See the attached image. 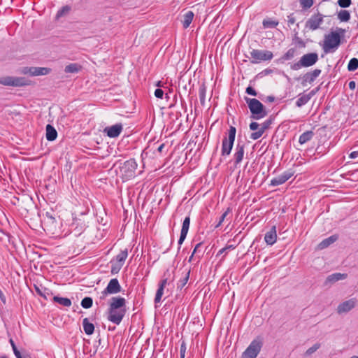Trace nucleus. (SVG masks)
I'll list each match as a JSON object with an SVG mask.
<instances>
[{
  "instance_id": "obj_56",
  "label": "nucleus",
  "mask_w": 358,
  "mask_h": 358,
  "mask_svg": "<svg viewBox=\"0 0 358 358\" xmlns=\"http://www.w3.org/2000/svg\"><path fill=\"white\" fill-rule=\"evenodd\" d=\"M302 67H303V66L302 64H301V59L298 62H296L291 66V69L292 70H299V69H301Z\"/></svg>"
},
{
  "instance_id": "obj_21",
  "label": "nucleus",
  "mask_w": 358,
  "mask_h": 358,
  "mask_svg": "<svg viewBox=\"0 0 358 358\" xmlns=\"http://www.w3.org/2000/svg\"><path fill=\"white\" fill-rule=\"evenodd\" d=\"M347 278V274L341 273H335L331 275H329L325 281V285L329 283H334L341 280H344Z\"/></svg>"
},
{
  "instance_id": "obj_61",
  "label": "nucleus",
  "mask_w": 358,
  "mask_h": 358,
  "mask_svg": "<svg viewBox=\"0 0 358 358\" xmlns=\"http://www.w3.org/2000/svg\"><path fill=\"white\" fill-rule=\"evenodd\" d=\"M275 101V97L273 96H268L266 97V101L268 102H273Z\"/></svg>"
},
{
  "instance_id": "obj_13",
  "label": "nucleus",
  "mask_w": 358,
  "mask_h": 358,
  "mask_svg": "<svg viewBox=\"0 0 358 358\" xmlns=\"http://www.w3.org/2000/svg\"><path fill=\"white\" fill-rule=\"evenodd\" d=\"M318 60V55L316 52L308 53L301 57V64L303 67H309L314 65Z\"/></svg>"
},
{
  "instance_id": "obj_51",
  "label": "nucleus",
  "mask_w": 358,
  "mask_h": 358,
  "mask_svg": "<svg viewBox=\"0 0 358 358\" xmlns=\"http://www.w3.org/2000/svg\"><path fill=\"white\" fill-rule=\"evenodd\" d=\"M45 217L46 218H48V220H50V221L52 222V223H54L55 222V216L53 215V214L52 213V212H46L45 213Z\"/></svg>"
},
{
  "instance_id": "obj_42",
  "label": "nucleus",
  "mask_w": 358,
  "mask_h": 358,
  "mask_svg": "<svg viewBox=\"0 0 358 358\" xmlns=\"http://www.w3.org/2000/svg\"><path fill=\"white\" fill-rule=\"evenodd\" d=\"M35 290L37 292L38 294H39L41 296L43 297L44 299H46V294H48V290L46 288L44 287H40L38 286L35 285Z\"/></svg>"
},
{
  "instance_id": "obj_17",
  "label": "nucleus",
  "mask_w": 358,
  "mask_h": 358,
  "mask_svg": "<svg viewBox=\"0 0 358 358\" xmlns=\"http://www.w3.org/2000/svg\"><path fill=\"white\" fill-rule=\"evenodd\" d=\"M321 70L316 69L312 71L306 73L303 77L302 85L304 86L307 83H312L320 75Z\"/></svg>"
},
{
  "instance_id": "obj_26",
  "label": "nucleus",
  "mask_w": 358,
  "mask_h": 358,
  "mask_svg": "<svg viewBox=\"0 0 358 358\" xmlns=\"http://www.w3.org/2000/svg\"><path fill=\"white\" fill-rule=\"evenodd\" d=\"M314 136V132L313 131H306L303 132L299 138V143L301 145L305 144L310 141Z\"/></svg>"
},
{
  "instance_id": "obj_14",
  "label": "nucleus",
  "mask_w": 358,
  "mask_h": 358,
  "mask_svg": "<svg viewBox=\"0 0 358 358\" xmlns=\"http://www.w3.org/2000/svg\"><path fill=\"white\" fill-rule=\"evenodd\" d=\"M123 127L120 123L115 124L114 125L107 127L104 129V132L107 134V136L110 138H116L119 136V135L122 131Z\"/></svg>"
},
{
  "instance_id": "obj_20",
  "label": "nucleus",
  "mask_w": 358,
  "mask_h": 358,
  "mask_svg": "<svg viewBox=\"0 0 358 358\" xmlns=\"http://www.w3.org/2000/svg\"><path fill=\"white\" fill-rule=\"evenodd\" d=\"M203 252H204V250H203V243L200 242V243H197L196 245V246L194 247L193 252L189 258V262H190L193 259L194 255H195V259H197L198 261H199L201 259V257H203Z\"/></svg>"
},
{
  "instance_id": "obj_9",
  "label": "nucleus",
  "mask_w": 358,
  "mask_h": 358,
  "mask_svg": "<svg viewBox=\"0 0 358 358\" xmlns=\"http://www.w3.org/2000/svg\"><path fill=\"white\" fill-rule=\"evenodd\" d=\"M121 286L117 278L111 279L107 285V287L101 292L99 296L100 301L104 300L108 294H115L120 292Z\"/></svg>"
},
{
  "instance_id": "obj_57",
  "label": "nucleus",
  "mask_w": 358,
  "mask_h": 358,
  "mask_svg": "<svg viewBox=\"0 0 358 358\" xmlns=\"http://www.w3.org/2000/svg\"><path fill=\"white\" fill-rule=\"evenodd\" d=\"M234 248H235V247L232 245H227L226 247L220 250L217 255L222 254V251H227L228 250H233Z\"/></svg>"
},
{
  "instance_id": "obj_48",
  "label": "nucleus",
  "mask_w": 358,
  "mask_h": 358,
  "mask_svg": "<svg viewBox=\"0 0 358 358\" xmlns=\"http://www.w3.org/2000/svg\"><path fill=\"white\" fill-rule=\"evenodd\" d=\"M34 67H24L22 70V73L24 74H29L33 76Z\"/></svg>"
},
{
  "instance_id": "obj_12",
  "label": "nucleus",
  "mask_w": 358,
  "mask_h": 358,
  "mask_svg": "<svg viewBox=\"0 0 358 358\" xmlns=\"http://www.w3.org/2000/svg\"><path fill=\"white\" fill-rule=\"evenodd\" d=\"M294 176V171L291 170L286 171L282 174L273 178L270 182V185L275 187L284 184Z\"/></svg>"
},
{
  "instance_id": "obj_34",
  "label": "nucleus",
  "mask_w": 358,
  "mask_h": 358,
  "mask_svg": "<svg viewBox=\"0 0 358 358\" xmlns=\"http://www.w3.org/2000/svg\"><path fill=\"white\" fill-rule=\"evenodd\" d=\"M296 54V49L295 48H290L281 57V59L284 61H288L292 59Z\"/></svg>"
},
{
  "instance_id": "obj_30",
  "label": "nucleus",
  "mask_w": 358,
  "mask_h": 358,
  "mask_svg": "<svg viewBox=\"0 0 358 358\" xmlns=\"http://www.w3.org/2000/svg\"><path fill=\"white\" fill-rule=\"evenodd\" d=\"M127 256H128V251H127V249H125L124 250H122L115 257V258L113 259V260H115V262H118L119 264L123 265L126 259L127 258Z\"/></svg>"
},
{
  "instance_id": "obj_15",
  "label": "nucleus",
  "mask_w": 358,
  "mask_h": 358,
  "mask_svg": "<svg viewBox=\"0 0 358 358\" xmlns=\"http://www.w3.org/2000/svg\"><path fill=\"white\" fill-rule=\"evenodd\" d=\"M245 152V144L243 143H238L236 148L235 152L234 154V165L236 166L239 164L243 159Z\"/></svg>"
},
{
  "instance_id": "obj_60",
  "label": "nucleus",
  "mask_w": 358,
  "mask_h": 358,
  "mask_svg": "<svg viewBox=\"0 0 358 358\" xmlns=\"http://www.w3.org/2000/svg\"><path fill=\"white\" fill-rule=\"evenodd\" d=\"M349 88L352 90L355 89L356 87V83L355 81H350L348 84Z\"/></svg>"
},
{
  "instance_id": "obj_35",
  "label": "nucleus",
  "mask_w": 358,
  "mask_h": 358,
  "mask_svg": "<svg viewBox=\"0 0 358 358\" xmlns=\"http://www.w3.org/2000/svg\"><path fill=\"white\" fill-rule=\"evenodd\" d=\"M111 264V270L110 272L112 274H117L119 273L120 269L122 268V264H119L118 262H115V260L112 259L110 261Z\"/></svg>"
},
{
  "instance_id": "obj_32",
  "label": "nucleus",
  "mask_w": 358,
  "mask_h": 358,
  "mask_svg": "<svg viewBox=\"0 0 358 358\" xmlns=\"http://www.w3.org/2000/svg\"><path fill=\"white\" fill-rule=\"evenodd\" d=\"M80 69L81 67L79 64L73 63L66 66L64 71L66 73H77Z\"/></svg>"
},
{
  "instance_id": "obj_16",
  "label": "nucleus",
  "mask_w": 358,
  "mask_h": 358,
  "mask_svg": "<svg viewBox=\"0 0 358 358\" xmlns=\"http://www.w3.org/2000/svg\"><path fill=\"white\" fill-rule=\"evenodd\" d=\"M271 124L272 120L271 118L265 120L262 124H260V128L258 131L252 132L250 134V138L252 140H257L259 138L263 135L264 131L270 127Z\"/></svg>"
},
{
  "instance_id": "obj_8",
  "label": "nucleus",
  "mask_w": 358,
  "mask_h": 358,
  "mask_svg": "<svg viewBox=\"0 0 358 358\" xmlns=\"http://www.w3.org/2000/svg\"><path fill=\"white\" fill-rule=\"evenodd\" d=\"M251 63L257 64L264 61H270L273 57V54L269 50L252 49L250 52Z\"/></svg>"
},
{
  "instance_id": "obj_58",
  "label": "nucleus",
  "mask_w": 358,
  "mask_h": 358,
  "mask_svg": "<svg viewBox=\"0 0 358 358\" xmlns=\"http://www.w3.org/2000/svg\"><path fill=\"white\" fill-rule=\"evenodd\" d=\"M205 93H206L205 88H201L199 90V97H200L201 101H204V99H205Z\"/></svg>"
},
{
  "instance_id": "obj_33",
  "label": "nucleus",
  "mask_w": 358,
  "mask_h": 358,
  "mask_svg": "<svg viewBox=\"0 0 358 358\" xmlns=\"http://www.w3.org/2000/svg\"><path fill=\"white\" fill-rule=\"evenodd\" d=\"M338 18L341 22H348L350 19V14L348 10H341L338 13Z\"/></svg>"
},
{
  "instance_id": "obj_62",
  "label": "nucleus",
  "mask_w": 358,
  "mask_h": 358,
  "mask_svg": "<svg viewBox=\"0 0 358 358\" xmlns=\"http://www.w3.org/2000/svg\"><path fill=\"white\" fill-rule=\"evenodd\" d=\"M164 144H161L158 148H157V151L159 152H162V150L164 149Z\"/></svg>"
},
{
  "instance_id": "obj_29",
  "label": "nucleus",
  "mask_w": 358,
  "mask_h": 358,
  "mask_svg": "<svg viewBox=\"0 0 358 358\" xmlns=\"http://www.w3.org/2000/svg\"><path fill=\"white\" fill-rule=\"evenodd\" d=\"M33 76L48 75L50 72V69L45 67H34Z\"/></svg>"
},
{
  "instance_id": "obj_59",
  "label": "nucleus",
  "mask_w": 358,
  "mask_h": 358,
  "mask_svg": "<svg viewBox=\"0 0 358 358\" xmlns=\"http://www.w3.org/2000/svg\"><path fill=\"white\" fill-rule=\"evenodd\" d=\"M350 158L351 159H355L358 157V150L357 151H353L350 154Z\"/></svg>"
},
{
  "instance_id": "obj_28",
  "label": "nucleus",
  "mask_w": 358,
  "mask_h": 358,
  "mask_svg": "<svg viewBox=\"0 0 358 358\" xmlns=\"http://www.w3.org/2000/svg\"><path fill=\"white\" fill-rule=\"evenodd\" d=\"M53 301L65 307H70L72 304L71 299L66 297L55 296L53 297Z\"/></svg>"
},
{
  "instance_id": "obj_10",
  "label": "nucleus",
  "mask_w": 358,
  "mask_h": 358,
  "mask_svg": "<svg viewBox=\"0 0 358 358\" xmlns=\"http://www.w3.org/2000/svg\"><path fill=\"white\" fill-rule=\"evenodd\" d=\"M262 343L260 341L253 340L242 354V358H256L261 351Z\"/></svg>"
},
{
  "instance_id": "obj_49",
  "label": "nucleus",
  "mask_w": 358,
  "mask_h": 358,
  "mask_svg": "<svg viewBox=\"0 0 358 358\" xmlns=\"http://www.w3.org/2000/svg\"><path fill=\"white\" fill-rule=\"evenodd\" d=\"M250 129L252 130V131H255V130H259V129L260 128V124L256 122H252L250 124Z\"/></svg>"
},
{
  "instance_id": "obj_6",
  "label": "nucleus",
  "mask_w": 358,
  "mask_h": 358,
  "mask_svg": "<svg viewBox=\"0 0 358 358\" xmlns=\"http://www.w3.org/2000/svg\"><path fill=\"white\" fill-rule=\"evenodd\" d=\"M324 15L319 12L313 14L305 22L304 32L314 31L322 29V24L324 22Z\"/></svg>"
},
{
  "instance_id": "obj_36",
  "label": "nucleus",
  "mask_w": 358,
  "mask_h": 358,
  "mask_svg": "<svg viewBox=\"0 0 358 358\" xmlns=\"http://www.w3.org/2000/svg\"><path fill=\"white\" fill-rule=\"evenodd\" d=\"M358 69V59L357 58H352L348 64V70L349 71H354Z\"/></svg>"
},
{
  "instance_id": "obj_27",
  "label": "nucleus",
  "mask_w": 358,
  "mask_h": 358,
  "mask_svg": "<svg viewBox=\"0 0 358 358\" xmlns=\"http://www.w3.org/2000/svg\"><path fill=\"white\" fill-rule=\"evenodd\" d=\"M190 275V270H186L184 273L183 276L179 280L177 283V288L182 289L187 283Z\"/></svg>"
},
{
  "instance_id": "obj_19",
  "label": "nucleus",
  "mask_w": 358,
  "mask_h": 358,
  "mask_svg": "<svg viewBox=\"0 0 358 358\" xmlns=\"http://www.w3.org/2000/svg\"><path fill=\"white\" fill-rule=\"evenodd\" d=\"M277 240V233L275 226H273L271 229L265 234L264 241L270 245H273Z\"/></svg>"
},
{
  "instance_id": "obj_53",
  "label": "nucleus",
  "mask_w": 358,
  "mask_h": 358,
  "mask_svg": "<svg viewBox=\"0 0 358 358\" xmlns=\"http://www.w3.org/2000/svg\"><path fill=\"white\" fill-rule=\"evenodd\" d=\"M245 92L247 94L252 95V96H257V94L256 90L254 88H252V87H248L246 88Z\"/></svg>"
},
{
  "instance_id": "obj_41",
  "label": "nucleus",
  "mask_w": 358,
  "mask_h": 358,
  "mask_svg": "<svg viewBox=\"0 0 358 358\" xmlns=\"http://www.w3.org/2000/svg\"><path fill=\"white\" fill-rule=\"evenodd\" d=\"M164 288H161V287L158 286V289L157 290L155 300H154L155 303H158L161 301L162 297L164 294Z\"/></svg>"
},
{
  "instance_id": "obj_7",
  "label": "nucleus",
  "mask_w": 358,
  "mask_h": 358,
  "mask_svg": "<svg viewBox=\"0 0 358 358\" xmlns=\"http://www.w3.org/2000/svg\"><path fill=\"white\" fill-rule=\"evenodd\" d=\"M0 83L6 86L23 87L31 85V80L24 77H2Z\"/></svg>"
},
{
  "instance_id": "obj_64",
  "label": "nucleus",
  "mask_w": 358,
  "mask_h": 358,
  "mask_svg": "<svg viewBox=\"0 0 358 358\" xmlns=\"http://www.w3.org/2000/svg\"><path fill=\"white\" fill-rule=\"evenodd\" d=\"M156 85L157 87H163V84H162V81H158L157 83L156 84Z\"/></svg>"
},
{
  "instance_id": "obj_4",
  "label": "nucleus",
  "mask_w": 358,
  "mask_h": 358,
  "mask_svg": "<svg viewBox=\"0 0 358 358\" xmlns=\"http://www.w3.org/2000/svg\"><path fill=\"white\" fill-rule=\"evenodd\" d=\"M137 166V162L134 158H131L121 164L120 171L122 178L124 180H129L134 178Z\"/></svg>"
},
{
  "instance_id": "obj_11",
  "label": "nucleus",
  "mask_w": 358,
  "mask_h": 358,
  "mask_svg": "<svg viewBox=\"0 0 358 358\" xmlns=\"http://www.w3.org/2000/svg\"><path fill=\"white\" fill-rule=\"evenodd\" d=\"M357 303V299L356 298H351L347 301L341 303L337 308L336 311L338 314L347 313L352 310Z\"/></svg>"
},
{
  "instance_id": "obj_46",
  "label": "nucleus",
  "mask_w": 358,
  "mask_h": 358,
  "mask_svg": "<svg viewBox=\"0 0 358 358\" xmlns=\"http://www.w3.org/2000/svg\"><path fill=\"white\" fill-rule=\"evenodd\" d=\"M352 3L351 0H338V4L341 8H348L349 7Z\"/></svg>"
},
{
  "instance_id": "obj_47",
  "label": "nucleus",
  "mask_w": 358,
  "mask_h": 358,
  "mask_svg": "<svg viewBox=\"0 0 358 358\" xmlns=\"http://www.w3.org/2000/svg\"><path fill=\"white\" fill-rule=\"evenodd\" d=\"M13 350L15 356L17 358H27L28 357V355L27 354L26 355H22V353L18 350V349L17 348H15Z\"/></svg>"
},
{
  "instance_id": "obj_37",
  "label": "nucleus",
  "mask_w": 358,
  "mask_h": 358,
  "mask_svg": "<svg viewBox=\"0 0 358 358\" xmlns=\"http://www.w3.org/2000/svg\"><path fill=\"white\" fill-rule=\"evenodd\" d=\"M189 225H190V217H189V216H187L183 220L180 233L187 234L188 230L189 228Z\"/></svg>"
},
{
  "instance_id": "obj_44",
  "label": "nucleus",
  "mask_w": 358,
  "mask_h": 358,
  "mask_svg": "<svg viewBox=\"0 0 358 358\" xmlns=\"http://www.w3.org/2000/svg\"><path fill=\"white\" fill-rule=\"evenodd\" d=\"M229 213H231V209L229 208H228L227 209V210L221 215L218 223L215 225V228H218L222 224V223L224 222L225 217L227 216V215Z\"/></svg>"
},
{
  "instance_id": "obj_54",
  "label": "nucleus",
  "mask_w": 358,
  "mask_h": 358,
  "mask_svg": "<svg viewBox=\"0 0 358 358\" xmlns=\"http://www.w3.org/2000/svg\"><path fill=\"white\" fill-rule=\"evenodd\" d=\"M296 22L295 17L294 14H290L287 16V22L289 25L294 24Z\"/></svg>"
},
{
  "instance_id": "obj_55",
  "label": "nucleus",
  "mask_w": 358,
  "mask_h": 358,
  "mask_svg": "<svg viewBox=\"0 0 358 358\" xmlns=\"http://www.w3.org/2000/svg\"><path fill=\"white\" fill-rule=\"evenodd\" d=\"M186 236H187L186 234L180 233V236L179 240L178 242V243L179 245V249L180 248L181 245L183 243L185 239L186 238Z\"/></svg>"
},
{
  "instance_id": "obj_24",
  "label": "nucleus",
  "mask_w": 358,
  "mask_h": 358,
  "mask_svg": "<svg viewBox=\"0 0 358 358\" xmlns=\"http://www.w3.org/2000/svg\"><path fill=\"white\" fill-rule=\"evenodd\" d=\"M83 330L87 335H92L94 331V325L90 322L87 317L83 320Z\"/></svg>"
},
{
  "instance_id": "obj_45",
  "label": "nucleus",
  "mask_w": 358,
  "mask_h": 358,
  "mask_svg": "<svg viewBox=\"0 0 358 358\" xmlns=\"http://www.w3.org/2000/svg\"><path fill=\"white\" fill-rule=\"evenodd\" d=\"M186 349H187L186 343L184 341H182L180 344V358H185Z\"/></svg>"
},
{
  "instance_id": "obj_1",
  "label": "nucleus",
  "mask_w": 358,
  "mask_h": 358,
  "mask_svg": "<svg viewBox=\"0 0 358 358\" xmlns=\"http://www.w3.org/2000/svg\"><path fill=\"white\" fill-rule=\"evenodd\" d=\"M126 300L121 296H113L110 299L108 310V320L120 324L126 314Z\"/></svg>"
},
{
  "instance_id": "obj_31",
  "label": "nucleus",
  "mask_w": 358,
  "mask_h": 358,
  "mask_svg": "<svg viewBox=\"0 0 358 358\" xmlns=\"http://www.w3.org/2000/svg\"><path fill=\"white\" fill-rule=\"evenodd\" d=\"M279 22L278 20H273L270 18L264 19L262 22V25L264 29L267 28H275L278 25Z\"/></svg>"
},
{
  "instance_id": "obj_2",
  "label": "nucleus",
  "mask_w": 358,
  "mask_h": 358,
  "mask_svg": "<svg viewBox=\"0 0 358 358\" xmlns=\"http://www.w3.org/2000/svg\"><path fill=\"white\" fill-rule=\"evenodd\" d=\"M344 32V29L338 28L336 31H331L324 36L322 49L325 53L334 52L338 49Z\"/></svg>"
},
{
  "instance_id": "obj_39",
  "label": "nucleus",
  "mask_w": 358,
  "mask_h": 358,
  "mask_svg": "<svg viewBox=\"0 0 358 358\" xmlns=\"http://www.w3.org/2000/svg\"><path fill=\"white\" fill-rule=\"evenodd\" d=\"M299 3L302 9L307 10L313 6L314 0H299Z\"/></svg>"
},
{
  "instance_id": "obj_63",
  "label": "nucleus",
  "mask_w": 358,
  "mask_h": 358,
  "mask_svg": "<svg viewBox=\"0 0 358 358\" xmlns=\"http://www.w3.org/2000/svg\"><path fill=\"white\" fill-rule=\"evenodd\" d=\"M10 343L12 346L13 350L15 349V348H17L14 341L12 339L10 340Z\"/></svg>"
},
{
  "instance_id": "obj_50",
  "label": "nucleus",
  "mask_w": 358,
  "mask_h": 358,
  "mask_svg": "<svg viewBox=\"0 0 358 358\" xmlns=\"http://www.w3.org/2000/svg\"><path fill=\"white\" fill-rule=\"evenodd\" d=\"M169 284L168 280V278H164L162 279L158 285V286L161 287V288H165L167 285Z\"/></svg>"
},
{
  "instance_id": "obj_40",
  "label": "nucleus",
  "mask_w": 358,
  "mask_h": 358,
  "mask_svg": "<svg viewBox=\"0 0 358 358\" xmlns=\"http://www.w3.org/2000/svg\"><path fill=\"white\" fill-rule=\"evenodd\" d=\"M71 10V7L69 6H63L61 9L57 11L56 15L57 18H59L69 13Z\"/></svg>"
},
{
  "instance_id": "obj_23",
  "label": "nucleus",
  "mask_w": 358,
  "mask_h": 358,
  "mask_svg": "<svg viewBox=\"0 0 358 358\" xmlns=\"http://www.w3.org/2000/svg\"><path fill=\"white\" fill-rule=\"evenodd\" d=\"M338 239L337 235H332L325 239H324L322 242H320L318 245V248L320 250H323L327 248L330 245L334 243Z\"/></svg>"
},
{
  "instance_id": "obj_43",
  "label": "nucleus",
  "mask_w": 358,
  "mask_h": 358,
  "mask_svg": "<svg viewBox=\"0 0 358 358\" xmlns=\"http://www.w3.org/2000/svg\"><path fill=\"white\" fill-rule=\"evenodd\" d=\"M320 347V343H315L312 347L308 348L306 352V355L309 356L317 351Z\"/></svg>"
},
{
  "instance_id": "obj_3",
  "label": "nucleus",
  "mask_w": 358,
  "mask_h": 358,
  "mask_svg": "<svg viewBox=\"0 0 358 358\" xmlns=\"http://www.w3.org/2000/svg\"><path fill=\"white\" fill-rule=\"evenodd\" d=\"M245 100L251 113V117L255 120L264 118L267 115L264 105L257 99L245 97Z\"/></svg>"
},
{
  "instance_id": "obj_18",
  "label": "nucleus",
  "mask_w": 358,
  "mask_h": 358,
  "mask_svg": "<svg viewBox=\"0 0 358 358\" xmlns=\"http://www.w3.org/2000/svg\"><path fill=\"white\" fill-rule=\"evenodd\" d=\"M317 90L318 89L313 90L308 94H300L299 97L296 101V106L300 108L306 104L310 100V99L316 94Z\"/></svg>"
},
{
  "instance_id": "obj_38",
  "label": "nucleus",
  "mask_w": 358,
  "mask_h": 358,
  "mask_svg": "<svg viewBox=\"0 0 358 358\" xmlns=\"http://www.w3.org/2000/svg\"><path fill=\"white\" fill-rule=\"evenodd\" d=\"M93 300L91 297H85L81 301V306L84 308H90L92 306Z\"/></svg>"
},
{
  "instance_id": "obj_22",
  "label": "nucleus",
  "mask_w": 358,
  "mask_h": 358,
  "mask_svg": "<svg viewBox=\"0 0 358 358\" xmlns=\"http://www.w3.org/2000/svg\"><path fill=\"white\" fill-rule=\"evenodd\" d=\"M46 139L49 141H55L57 137V131L51 124L46 125Z\"/></svg>"
},
{
  "instance_id": "obj_5",
  "label": "nucleus",
  "mask_w": 358,
  "mask_h": 358,
  "mask_svg": "<svg viewBox=\"0 0 358 358\" xmlns=\"http://www.w3.org/2000/svg\"><path fill=\"white\" fill-rule=\"evenodd\" d=\"M236 133V129L231 126L228 131V136H224L222 139L221 151L222 156H228L230 155L235 141Z\"/></svg>"
},
{
  "instance_id": "obj_25",
  "label": "nucleus",
  "mask_w": 358,
  "mask_h": 358,
  "mask_svg": "<svg viewBox=\"0 0 358 358\" xmlns=\"http://www.w3.org/2000/svg\"><path fill=\"white\" fill-rule=\"evenodd\" d=\"M194 14L192 11L189 10L183 15V20H182V26L184 29H187L189 27L192 23Z\"/></svg>"
},
{
  "instance_id": "obj_52",
  "label": "nucleus",
  "mask_w": 358,
  "mask_h": 358,
  "mask_svg": "<svg viewBox=\"0 0 358 358\" xmlns=\"http://www.w3.org/2000/svg\"><path fill=\"white\" fill-rule=\"evenodd\" d=\"M155 96L157 98L162 99L164 96V91L162 89H156L155 91Z\"/></svg>"
}]
</instances>
